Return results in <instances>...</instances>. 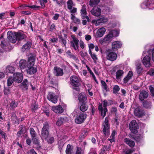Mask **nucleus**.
Listing matches in <instances>:
<instances>
[{"mask_svg": "<svg viewBox=\"0 0 154 154\" xmlns=\"http://www.w3.org/2000/svg\"><path fill=\"white\" fill-rule=\"evenodd\" d=\"M119 33L116 30H112L110 31L109 33L105 35L103 39L99 40V42L101 44L106 43L109 41L113 37L117 36Z\"/></svg>", "mask_w": 154, "mask_h": 154, "instance_id": "f257e3e1", "label": "nucleus"}, {"mask_svg": "<svg viewBox=\"0 0 154 154\" xmlns=\"http://www.w3.org/2000/svg\"><path fill=\"white\" fill-rule=\"evenodd\" d=\"M109 118L106 117L102 124V131L104 134L106 136H108L110 134V126L109 122Z\"/></svg>", "mask_w": 154, "mask_h": 154, "instance_id": "f03ea898", "label": "nucleus"}, {"mask_svg": "<svg viewBox=\"0 0 154 154\" xmlns=\"http://www.w3.org/2000/svg\"><path fill=\"white\" fill-rule=\"evenodd\" d=\"M49 126L48 123L45 122L42 130L41 137L42 139H46L48 138L49 135Z\"/></svg>", "mask_w": 154, "mask_h": 154, "instance_id": "7ed1b4c3", "label": "nucleus"}, {"mask_svg": "<svg viewBox=\"0 0 154 154\" xmlns=\"http://www.w3.org/2000/svg\"><path fill=\"white\" fill-rule=\"evenodd\" d=\"M106 58L107 60L111 61H114L116 60L117 57L116 54L113 52L112 50H109L106 51Z\"/></svg>", "mask_w": 154, "mask_h": 154, "instance_id": "20e7f679", "label": "nucleus"}, {"mask_svg": "<svg viewBox=\"0 0 154 154\" xmlns=\"http://www.w3.org/2000/svg\"><path fill=\"white\" fill-rule=\"evenodd\" d=\"M87 117L86 115L82 113L77 115L75 119V123L78 124H81L83 123Z\"/></svg>", "mask_w": 154, "mask_h": 154, "instance_id": "39448f33", "label": "nucleus"}, {"mask_svg": "<svg viewBox=\"0 0 154 154\" xmlns=\"http://www.w3.org/2000/svg\"><path fill=\"white\" fill-rule=\"evenodd\" d=\"M72 39V40L70 42V46L73 48L76 51L79 48V40L75 37L74 35H71V36Z\"/></svg>", "mask_w": 154, "mask_h": 154, "instance_id": "423d86ee", "label": "nucleus"}, {"mask_svg": "<svg viewBox=\"0 0 154 154\" xmlns=\"http://www.w3.org/2000/svg\"><path fill=\"white\" fill-rule=\"evenodd\" d=\"M80 79L77 76L73 75L70 77V84L73 86L78 87L79 85Z\"/></svg>", "mask_w": 154, "mask_h": 154, "instance_id": "0eeeda50", "label": "nucleus"}, {"mask_svg": "<svg viewBox=\"0 0 154 154\" xmlns=\"http://www.w3.org/2000/svg\"><path fill=\"white\" fill-rule=\"evenodd\" d=\"M129 128L133 133H136L137 132L138 129V125L134 120H132L129 124Z\"/></svg>", "mask_w": 154, "mask_h": 154, "instance_id": "6e6552de", "label": "nucleus"}, {"mask_svg": "<svg viewBox=\"0 0 154 154\" xmlns=\"http://www.w3.org/2000/svg\"><path fill=\"white\" fill-rule=\"evenodd\" d=\"M66 3L67 8L71 14L76 13L77 9L76 8L73 7V6H74V5L72 0H69Z\"/></svg>", "mask_w": 154, "mask_h": 154, "instance_id": "1a4fd4ad", "label": "nucleus"}, {"mask_svg": "<svg viewBox=\"0 0 154 154\" xmlns=\"http://www.w3.org/2000/svg\"><path fill=\"white\" fill-rule=\"evenodd\" d=\"M7 35L8 39L11 42L14 43L16 42L17 38L15 32L13 34L11 32L8 31Z\"/></svg>", "mask_w": 154, "mask_h": 154, "instance_id": "9d476101", "label": "nucleus"}, {"mask_svg": "<svg viewBox=\"0 0 154 154\" xmlns=\"http://www.w3.org/2000/svg\"><path fill=\"white\" fill-rule=\"evenodd\" d=\"M13 78L14 82L17 83H20L23 79V75L21 73H15L13 74Z\"/></svg>", "mask_w": 154, "mask_h": 154, "instance_id": "9b49d317", "label": "nucleus"}, {"mask_svg": "<svg viewBox=\"0 0 154 154\" xmlns=\"http://www.w3.org/2000/svg\"><path fill=\"white\" fill-rule=\"evenodd\" d=\"M134 114L136 116L139 118L142 117L145 115L143 111L139 107L134 109Z\"/></svg>", "mask_w": 154, "mask_h": 154, "instance_id": "f8f14e48", "label": "nucleus"}, {"mask_svg": "<svg viewBox=\"0 0 154 154\" xmlns=\"http://www.w3.org/2000/svg\"><path fill=\"white\" fill-rule=\"evenodd\" d=\"M47 98L49 100L54 103H57V101L56 96L52 92L49 93Z\"/></svg>", "mask_w": 154, "mask_h": 154, "instance_id": "ddd939ff", "label": "nucleus"}, {"mask_svg": "<svg viewBox=\"0 0 154 154\" xmlns=\"http://www.w3.org/2000/svg\"><path fill=\"white\" fill-rule=\"evenodd\" d=\"M78 99L80 103H85L87 101V99L85 94L84 93L79 94Z\"/></svg>", "mask_w": 154, "mask_h": 154, "instance_id": "4468645a", "label": "nucleus"}, {"mask_svg": "<svg viewBox=\"0 0 154 154\" xmlns=\"http://www.w3.org/2000/svg\"><path fill=\"white\" fill-rule=\"evenodd\" d=\"M54 75L57 76H61L63 75V70L60 68H58L57 66H55L54 67Z\"/></svg>", "mask_w": 154, "mask_h": 154, "instance_id": "2eb2a0df", "label": "nucleus"}, {"mask_svg": "<svg viewBox=\"0 0 154 154\" xmlns=\"http://www.w3.org/2000/svg\"><path fill=\"white\" fill-rule=\"evenodd\" d=\"M92 14L95 16H98L101 14V9L97 7H94L91 10Z\"/></svg>", "mask_w": 154, "mask_h": 154, "instance_id": "dca6fc26", "label": "nucleus"}, {"mask_svg": "<svg viewBox=\"0 0 154 154\" xmlns=\"http://www.w3.org/2000/svg\"><path fill=\"white\" fill-rule=\"evenodd\" d=\"M150 58L148 56H146L143 60V63L146 67H149L150 66Z\"/></svg>", "mask_w": 154, "mask_h": 154, "instance_id": "f3484780", "label": "nucleus"}, {"mask_svg": "<svg viewBox=\"0 0 154 154\" xmlns=\"http://www.w3.org/2000/svg\"><path fill=\"white\" fill-rule=\"evenodd\" d=\"M122 44L120 41H115L112 43V49L114 51H116L118 48L121 47Z\"/></svg>", "mask_w": 154, "mask_h": 154, "instance_id": "a211bd4d", "label": "nucleus"}, {"mask_svg": "<svg viewBox=\"0 0 154 154\" xmlns=\"http://www.w3.org/2000/svg\"><path fill=\"white\" fill-rule=\"evenodd\" d=\"M148 95L147 92L145 91H142L140 92L139 95V99L141 101H143L145 99L148 97Z\"/></svg>", "mask_w": 154, "mask_h": 154, "instance_id": "6ab92c4d", "label": "nucleus"}, {"mask_svg": "<svg viewBox=\"0 0 154 154\" xmlns=\"http://www.w3.org/2000/svg\"><path fill=\"white\" fill-rule=\"evenodd\" d=\"M106 30V29L104 27H101L96 32L97 37H102L104 34Z\"/></svg>", "mask_w": 154, "mask_h": 154, "instance_id": "aec40b11", "label": "nucleus"}, {"mask_svg": "<svg viewBox=\"0 0 154 154\" xmlns=\"http://www.w3.org/2000/svg\"><path fill=\"white\" fill-rule=\"evenodd\" d=\"M52 110L56 113H61L63 112V109L60 105L53 106Z\"/></svg>", "mask_w": 154, "mask_h": 154, "instance_id": "412c9836", "label": "nucleus"}, {"mask_svg": "<svg viewBox=\"0 0 154 154\" xmlns=\"http://www.w3.org/2000/svg\"><path fill=\"white\" fill-rule=\"evenodd\" d=\"M16 35L17 40L18 41L25 39L26 38V36L23 32H15Z\"/></svg>", "mask_w": 154, "mask_h": 154, "instance_id": "4be33fe9", "label": "nucleus"}, {"mask_svg": "<svg viewBox=\"0 0 154 154\" xmlns=\"http://www.w3.org/2000/svg\"><path fill=\"white\" fill-rule=\"evenodd\" d=\"M28 82L26 79H24L23 82L20 84L21 88L24 90H26L28 89Z\"/></svg>", "mask_w": 154, "mask_h": 154, "instance_id": "5701e85b", "label": "nucleus"}, {"mask_svg": "<svg viewBox=\"0 0 154 154\" xmlns=\"http://www.w3.org/2000/svg\"><path fill=\"white\" fill-rule=\"evenodd\" d=\"M19 66L21 69H23L26 67V66L29 68L28 63L26 60H21L19 62Z\"/></svg>", "mask_w": 154, "mask_h": 154, "instance_id": "b1692460", "label": "nucleus"}, {"mask_svg": "<svg viewBox=\"0 0 154 154\" xmlns=\"http://www.w3.org/2000/svg\"><path fill=\"white\" fill-rule=\"evenodd\" d=\"M35 57L32 56L29 58L27 63L29 67L32 66L34 65L35 64Z\"/></svg>", "mask_w": 154, "mask_h": 154, "instance_id": "393cba45", "label": "nucleus"}, {"mask_svg": "<svg viewBox=\"0 0 154 154\" xmlns=\"http://www.w3.org/2000/svg\"><path fill=\"white\" fill-rule=\"evenodd\" d=\"M132 72L131 71H129L126 76L124 78V82L125 83H127L129 80L132 78Z\"/></svg>", "mask_w": 154, "mask_h": 154, "instance_id": "a878e982", "label": "nucleus"}, {"mask_svg": "<svg viewBox=\"0 0 154 154\" xmlns=\"http://www.w3.org/2000/svg\"><path fill=\"white\" fill-rule=\"evenodd\" d=\"M31 45L30 42H27L24 45L22 48V51L24 52L26 50H28L29 49Z\"/></svg>", "mask_w": 154, "mask_h": 154, "instance_id": "bb28decb", "label": "nucleus"}, {"mask_svg": "<svg viewBox=\"0 0 154 154\" xmlns=\"http://www.w3.org/2000/svg\"><path fill=\"white\" fill-rule=\"evenodd\" d=\"M124 74V72L122 70H118L116 73V78L118 80L121 79Z\"/></svg>", "mask_w": 154, "mask_h": 154, "instance_id": "cd10ccee", "label": "nucleus"}, {"mask_svg": "<svg viewBox=\"0 0 154 154\" xmlns=\"http://www.w3.org/2000/svg\"><path fill=\"white\" fill-rule=\"evenodd\" d=\"M37 70V68L31 66L28 68L27 70V73L28 74L32 75L35 73Z\"/></svg>", "mask_w": 154, "mask_h": 154, "instance_id": "c85d7f7f", "label": "nucleus"}, {"mask_svg": "<svg viewBox=\"0 0 154 154\" xmlns=\"http://www.w3.org/2000/svg\"><path fill=\"white\" fill-rule=\"evenodd\" d=\"M124 142L131 147H133L135 145L134 141L128 138H126L124 139Z\"/></svg>", "mask_w": 154, "mask_h": 154, "instance_id": "c756f323", "label": "nucleus"}, {"mask_svg": "<svg viewBox=\"0 0 154 154\" xmlns=\"http://www.w3.org/2000/svg\"><path fill=\"white\" fill-rule=\"evenodd\" d=\"M108 21V18L105 17H103L97 20V23L98 25L102 23H104Z\"/></svg>", "mask_w": 154, "mask_h": 154, "instance_id": "7c9ffc66", "label": "nucleus"}, {"mask_svg": "<svg viewBox=\"0 0 154 154\" xmlns=\"http://www.w3.org/2000/svg\"><path fill=\"white\" fill-rule=\"evenodd\" d=\"M143 104V106L146 108H150L152 106L151 102L149 101H144Z\"/></svg>", "mask_w": 154, "mask_h": 154, "instance_id": "2f4dec72", "label": "nucleus"}, {"mask_svg": "<svg viewBox=\"0 0 154 154\" xmlns=\"http://www.w3.org/2000/svg\"><path fill=\"white\" fill-rule=\"evenodd\" d=\"M74 13L71 14V19L73 20V22L75 23L79 24L80 23V20L76 17L74 15Z\"/></svg>", "mask_w": 154, "mask_h": 154, "instance_id": "473e14b6", "label": "nucleus"}, {"mask_svg": "<svg viewBox=\"0 0 154 154\" xmlns=\"http://www.w3.org/2000/svg\"><path fill=\"white\" fill-rule=\"evenodd\" d=\"M108 104V102L106 100H104L103 102V105L104 107L103 108V115L104 117L106 115V112H107V110L106 108V106Z\"/></svg>", "mask_w": 154, "mask_h": 154, "instance_id": "72a5a7b5", "label": "nucleus"}, {"mask_svg": "<svg viewBox=\"0 0 154 154\" xmlns=\"http://www.w3.org/2000/svg\"><path fill=\"white\" fill-rule=\"evenodd\" d=\"M66 54L69 58H72L75 61H76V60H78L76 56L72 54L70 51L68 50L66 52Z\"/></svg>", "mask_w": 154, "mask_h": 154, "instance_id": "f704fd0d", "label": "nucleus"}, {"mask_svg": "<svg viewBox=\"0 0 154 154\" xmlns=\"http://www.w3.org/2000/svg\"><path fill=\"white\" fill-rule=\"evenodd\" d=\"M88 107V106L85 103H82L80 106V109L82 112H85L87 109Z\"/></svg>", "mask_w": 154, "mask_h": 154, "instance_id": "c9c22d12", "label": "nucleus"}, {"mask_svg": "<svg viewBox=\"0 0 154 154\" xmlns=\"http://www.w3.org/2000/svg\"><path fill=\"white\" fill-rule=\"evenodd\" d=\"M100 0H90L89 5L91 7L97 5L100 2Z\"/></svg>", "mask_w": 154, "mask_h": 154, "instance_id": "e433bc0d", "label": "nucleus"}, {"mask_svg": "<svg viewBox=\"0 0 154 154\" xmlns=\"http://www.w3.org/2000/svg\"><path fill=\"white\" fill-rule=\"evenodd\" d=\"M32 140L34 143L37 145V148H40L41 147V146L39 144V142L37 138L35 137H32Z\"/></svg>", "mask_w": 154, "mask_h": 154, "instance_id": "4c0bfd02", "label": "nucleus"}, {"mask_svg": "<svg viewBox=\"0 0 154 154\" xmlns=\"http://www.w3.org/2000/svg\"><path fill=\"white\" fill-rule=\"evenodd\" d=\"M101 86L106 91H109V89L106 82L103 80L101 81Z\"/></svg>", "mask_w": 154, "mask_h": 154, "instance_id": "58836bf2", "label": "nucleus"}, {"mask_svg": "<svg viewBox=\"0 0 154 154\" xmlns=\"http://www.w3.org/2000/svg\"><path fill=\"white\" fill-rule=\"evenodd\" d=\"M7 72L10 73H13L14 71V68L11 66H8L6 68Z\"/></svg>", "mask_w": 154, "mask_h": 154, "instance_id": "ea45409f", "label": "nucleus"}, {"mask_svg": "<svg viewBox=\"0 0 154 154\" xmlns=\"http://www.w3.org/2000/svg\"><path fill=\"white\" fill-rule=\"evenodd\" d=\"M12 120L15 123H18L19 120L14 113H13L11 117Z\"/></svg>", "mask_w": 154, "mask_h": 154, "instance_id": "a19ab883", "label": "nucleus"}, {"mask_svg": "<svg viewBox=\"0 0 154 154\" xmlns=\"http://www.w3.org/2000/svg\"><path fill=\"white\" fill-rule=\"evenodd\" d=\"M143 70V68L142 67L141 64H138L137 66L136 71L138 74H140Z\"/></svg>", "mask_w": 154, "mask_h": 154, "instance_id": "79ce46f5", "label": "nucleus"}, {"mask_svg": "<svg viewBox=\"0 0 154 154\" xmlns=\"http://www.w3.org/2000/svg\"><path fill=\"white\" fill-rule=\"evenodd\" d=\"M64 121V119L62 117H60L59 119L56 122L57 125L60 126L63 123Z\"/></svg>", "mask_w": 154, "mask_h": 154, "instance_id": "37998d69", "label": "nucleus"}, {"mask_svg": "<svg viewBox=\"0 0 154 154\" xmlns=\"http://www.w3.org/2000/svg\"><path fill=\"white\" fill-rule=\"evenodd\" d=\"M85 7L86 5L85 4L82 6V9L81 10V15L86 14L87 11Z\"/></svg>", "mask_w": 154, "mask_h": 154, "instance_id": "c03bdc74", "label": "nucleus"}, {"mask_svg": "<svg viewBox=\"0 0 154 154\" xmlns=\"http://www.w3.org/2000/svg\"><path fill=\"white\" fill-rule=\"evenodd\" d=\"M14 81L13 77H10L7 80V85L8 86H11Z\"/></svg>", "mask_w": 154, "mask_h": 154, "instance_id": "a18cd8bd", "label": "nucleus"}, {"mask_svg": "<svg viewBox=\"0 0 154 154\" xmlns=\"http://www.w3.org/2000/svg\"><path fill=\"white\" fill-rule=\"evenodd\" d=\"M60 42H61L62 45L65 46L66 44V38H63L61 36H59Z\"/></svg>", "mask_w": 154, "mask_h": 154, "instance_id": "49530a36", "label": "nucleus"}, {"mask_svg": "<svg viewBox=\"0 0 154 154\" xmlns=\"http://www.w3.org/2000/svg\"><path fill=\"white\" fill-rule=\"evenodd\" d=\"M72 149L71 148V146L70 145L68 144L67 145V148L66 150V154H71Z\"/></svg>", "mask_w": 154, "mask_h": 154, "instance_id": "de8ad7c7", "label": "nucleus"}, {"mask_svg": "<svg viewBox=\"0 0 154 154\" xmlns=\"http://www.w3.org/2000/svg\"><path fill=\"white\" fill-rule=\"evenodd\" d=\"M30 132L31 137H35L36 136V133L32 128H30L29 129Z\"/></svg>", "mask_w": 154, "mask_h": 154, "instance_id": "09e8293b", "label": "nucleus"}, {"mask_svg": "<svg viewBox=\"0 0 154 154\" xmlns=\"http://www.w3.org/2000/svg\"><path fill=\"white\" fill-rule=\"evenodd\" d=\"M38 108V105L36 103H33L31 106V109L32 112H34Z\"/></svg>", "mask_w": 154, "mask_h": 154, "instance_id": "8fccbe9b", "label": "nucleus"}, {"mask_svg": "<svg viewBox=\"0 0 154 154\" xmlns=\"http://www.w3.org/2000/svg\"><path fill=\"white\" fill-rule=\"evenodd\" d=\"M48 143H52L54 141V138L53 137H48V138L46 139Z\"/></svg>", "mask_w": 154, "mask_h": 154, "instance_id": "3c124183", "label": "nucleus"}, {"mask_svg": "<svg viewBox=\"0 0 154 154\" xmlns=\"http://www.w3.org/2000/svg\"><path fill=\"white\" fill-rule=\"evenodd\" d=\"M119 87L117 85H115L113 88V93L116 94L119 91Z\"/></svg>", "mask_w": 154, "mask_h": 154, "instance_id": "603ef678", "label": "nucleus"}, {"mask_svg": "<svg viewBox=\"0 0 154 154\" xmlns=\"http://www.w3.org/2000/svg\"><path fill=\"white\" fill-rule=\"evenodd\" d=\"M4 94H5L8 95L10 94V90L9 88H4Z\"/></svg>", "mask_w": 154, "mask_h": 154, "instance_id": "864d4df0", "label": "nucleus"}, {"mask_svg": "<svg viewBox=\"0 0 154 154\" xmlns=\"http://www.w3.org/2000/svg\"><path fill=\"white\" fill-rule=\"evenodd\" d=\"M17 103L13 101H12L10 103V106L12 108H15L17 106Z\"/></svg>", "mask_w": 154, "mask_h": 154, "instance_id": "5fc2aeb1", "label": "nucleus"}, {"mask_svg": "<svg viewBox=\"0 0 154 154\" xmlns=\"http://www.w3.org/2000/svg\"><path fill=\"white\" fill-rule=\"evenodd\" d=\"M109 146H108V148H107V149H106V147H105V146H104V147L101 150V152L100 154H103L105 151L108 150H109Z\"/></svg>", "mask_w": 154, "mask_h": 154, "instance_id": "6e6d98bb", "label": "nucleus"}, {"mask_svg": "<svg viewBox=\"0 0 154 154\" xmlns=\"http://www.w3.org/2000/svg\"><path fill=\"white\" fill-rule=\"evenodd\" d=\"M98 109L101 112V116L103 117V109L101 104L99 105L98 106Z\"/></svg>", "mask_w": 154, "mask_h": 154, "instance_id": "4d7b16f0", "label": "nucleus"}, {"mask_svg": "<svg viewBox=\"0 0 154 154\" xmlns=\"http://www.w3.org/2000/svg\"><path fill=\"white\" fill-rule=\"evenodd\" d=\"M83 152V150L79 147H77V151L75 154H82Z\"/></svg>", "mask_w": 154, "mask_h": 154, "instance_id": "13d9d810", "label": "nucleus"}, {"mask_svg": "<svg viewBox=\"0 0 154 154\" xmlns=\"http://www.w3.org/2000/svg\"><path fill=\"white\" fill-rule=\"evenodd\" d=\"M86 14H84L81 15L82 18L83 20H84L85 19H86L87 20V21L88 22H90V19L86 15Z\"/></svg>", "mask_w": 154, "mask_h": 154, "instance_id": "bf43d9fd", "label": "nucleus"}, {"mask_svg": "<svg viewBox=\"0 0 154 154\" xmlns=\"http://www.w3.org/2000/svg\"><path fill=\"white\" fill-rule=\"evenodd\" d=\"M149 88L152 96H154V88L152 85L149 86Z\"/></svg>", "mask_w": 154, "mask_h": 154, "instance_id": "052dcab7", "label": "nucleus"}, {"mask_svg": "<svg viewBox=\"0 0 154 154\" xmlns=\"http://www.w3.org/2000/svg\"><path fill=\"white\" fill-rule=\"evenodd\" d=\"M1 46L6 51V49L8 48L7 45L4 43L3 42H2L1 44Z\"/></svg>", "mask_w": 154, "mask_h": 154, "instance_id": "680f3d73", "label": "nucleus"}, {"mask_svg": "<svg viewBox=\"0 0 154 154\" xmlns=\"http://www.w3.org/2000/svg\"><path fill=\"white\" fill-rule=\"evenodd\" d=\"M50 41L52 42L55 43H57L58 41L57 38H52L50 39Z\"/></svg>", "mask_w": 154, "mask_h": 154, "instance_id": "e2e57ef3", "label": "nucleus"}, {"mask_svg": "<svg viewBox=\"0 0 154 154\" xmlns=\"http://www.w3.org/2000/svg\"><path fill=\"white\" fill-rule=\"evenodd\" d=\"M0 134L2 135V138H4V139H5L6 137V134L1 130H0Z\"/></svg>", "mask_w": 154, "mask_h": 154, "instance_id": "0e129e2a", "label": "nucleus"}, {"mask_svg": "<svg viewBox=\"0 0 154 154\" xmlns=\"http://www.w3.org/2000/svg\"><path fill=\"white\" fill-rule=\"evenodd\" d=\"M91 57L94 61V62L96 63V60H97V58L96 55L95 54H93L91 56Z\"/></svg>", "mask_w": 154, "mask_h": 154, "instance_id": "69168bd1", "label": "nucleus"}, {"mask_svg": "<svg viewBox=\"0 0 154 154\" xmlns=\"http://www.w3.org/2000/svg\"><path fill=\"white\" fill-rule=\"evenodd\" d=\"M132 87L135 90H138L140 88L139 86H137V85L134 84L132 85Z\"/></svg>", "mask_w": 154, "mask_h": 154, "instance_id": "338daca9", "label": "nucleus"}, {"mask_svg": "<svg viewBox=\"0 0 154 154\" xmlns=\"http://www.w3.org/2000/svg\"><path fill=\"white\" fill-rule=\"evenodd\" d=\"M28 154H37L34 149H32L29 150L28 153Z\"/></svg>", "mask_w": 154, "mask_h": 154, "instance_id": "774afa93", "label": "nucleus"}]
</instances>
